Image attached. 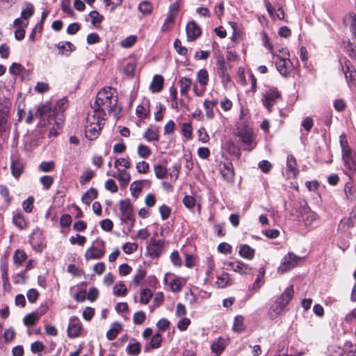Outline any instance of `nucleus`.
<instances>
[{"label": "nucleus", "mask_w": 356, "mask_h": 356, "mask_svg": "<svg viewBox=\"0 0 356 356\" xmlns=\"http://www.w3.org/2000/svg\"><path fill=\"white\" fill-rule=\"evenodd\" d=\"M34 13V7L31 3H28L26 8L21 13V17L24 19H28Z\"/></svg>", "instance_id": "47"}, {"label": "nucleus", "mask_w": 356, "mask_h": 356, "mask_svg": "<svg viewBox=\"0 0 356 356\" xmlns=\"http://www.w3.org/2000/svg\"><path fill=\"white\" fill-rule=\"evenodd\" d=\"M162 342V337L159 333L154 334L149 343L145 347V351L149 352L150 349L158 348L161 346Z\"/></svg>", "instance_id": "24"}, {"label": "nucleus", "mask_w": 356, "mask_h": 356, "mask_svg": "<svg viewBox=\"0 0 356 356\" xmlns=\"http://www.w3.org/2000/svg\"><path fill=\"white\" fill-rule=\"evenodd\" d=\"M54 165H55L53 161H44L40 164L39 168L42 172H51L54 169Z\"/></svg>", "instance_id": "57"}, {"label": "nucleus", "mask_w": 356, "mask_h": 356, "mask_svg": "<svg viewBox=\"0 0 356 356\" xmlns=\"http://www.w3.org/2000/svg\"><path fill=\"white\" fill-rule=\"evenodd\" d=\"M92 108V111L88 113L86 124L104 126V115L106 114L104 110L95 106Z\"/></svg>", "instance_id": "7"}, {"label": "nucleus", "mask_w": 356, "mask_h": 356, "mask_svg": "<svg viewBox=\"0 0 356 356\" xmlns=\"http://www.w3.org/2000/svg\"><path fill=\"white\" fill-rule=\"evenodd\" d=\"M143 138L149 142L159 140V127L150 126L144 133Z\"/></svg>", "instance_id": "23"}, {"label": "nucleus", "mask_w": 356, "mask_h": 356, "mask_svg": "<svg viewBox=\"0 0 356 356\" xmlns=\"http://www.w3.org/2000/svg\"><path fill=\"white\" fill-rule=\"evenodd\" d=\"M147 250L152 258L159 257L163 251V241L152 239L147 246Z\"/></svg>", "instance_id": "15"}, {"label": "nucleus", "mask_w": 356, "mask_h": 356, "mask_svg": "<svg viewBox=\"0 0 356 356\" xmlns=\"http://www.w3.org/2000/svg\"><path fill=\"white\" fill-rule=\"evenodd\" d=\"M136 42V37L130 35L122 41V46L125 48H129L133 46Z\"/></svg>", "instance_id": "60"}, {"label": "nucleus", "mask_w": 356, "mask_h": 356, "mask_svg": "<svg viewBox=\"0 0 356 356\" xmlns=\"http://www.w3.org/2000/svg\"><path fill=\"white\" fill-rule=\"evenodd\" d=\"M170 260L173 265L176 267H180L181 266V259L179 257V252L177 250H174L170 255Z\"/></svg>", "instance_id": "56"}, {"label": "nucleus", "mask_w": 356, "mask_h": 356, "mask_svg": "<svg viewBox=\"0 0 356 356\" xmlns=\"http://www.w3.org/2000/svg\"><path fill=\"white\" fill-rule=\"evenodd\" d=\"M174 47L179 55L185 56L188 53V49L181 45V42L178 38L174 42Z\"/></svg>", "instance_id": "53"}, {"label": "nucleus", "mask_w": 356, "mask_h": 356, "mask_svg": "<svg viewBox=\"0 0 356 356\" xmlns=\"http://www.w3.org/2000/svg\"><path fill=\"white\" fill-rule=\"evenodd\" d=\"M342 159L345 163V165L348 168L349 167L355 166V163L356 162V160L353 157L351 149L349 147H343Z\"/></svg>", "instance_id": "21"}, {"label": "nucleus", "mask_w": 356, "mask_h": 356, "mask_svg": "<svg viewBox=\"0 0 356 356\" xmlns=\"http://www.w3.org/2000/svg\"><path fill=\"white\" fill-rule=\"evenodd\" d=\"M215 283L218 288L224 289L232 285L233 282L230 275L227 272L222 271L221 273L216 275V281Z\"/></svg>", "instance_id": "18"}, {"label": "nucleus", "mask_w": 356, "mask_h": 356, "mask_svg": "<svg viewBox=\"0 0 356 356\" xmlns=\"http://www.w3.org/2000/svg\"><path fill=\"white\" fill-rule=\"evenodd\" d=\"M191 324V321L189 318L184 317L177 323V328L180 331L186 330L188 325Z\"/></svg>", "instance_id": "64"}, {"label": "nucleus", "mask_w": 356, "mask_h": 356, "mask_svg": "<svg viewBox=\"0 0 356 356\" xmlns=\"http://www.w3.org/2000/svg\"><path fill=\"white\" fill-rule=\"evenodd\" d=\"M89 16L91 18V24L94 26H96L97 24H100L104 19L103 15H100L96 10L91 11Z\"/></svg>", "instance_id": "44"}, {"label": "nucleus", "mask_w": 356, "mask_h": 356, "mask_svg": "<svg viewBox=\"0 0 356 356\" xmlns=\"http://www.w3.org/2000/svg\"><path fill=\"white\" fill-rule=\"evenodd\" d=\"M154 170L155 175L158 179H163L168 173L166 168L160 164L155 165Z\"/></svg>", "instance_id": "39"}, {"label": "nucleus", "mask_w": 356, "mask_h": 356, "mask_svg": "<svg viewBox=\"0 0 356 356\" xmlns=\"http://www.w3.org/2000/svg\"><path fill=\"white\" fill-rule=\"evenodd\" d=\"M40 182L42 184L44 190H48L54 182V179L51 176L44 175L40 177Z\"/></svg>", "instance_id": "46"}, {"label": "nucleus", "mask_w": 356, "mask_h": 356, "mask_svg": "<svg viewBox=\"0 0 356 356\" xmlns=\"http://www.w3.org/2000/svg\"><path fill=\"white\" fill-rule=\"evenodd\" d=\"M152 297V293L149 289H143L140 293V302L147 305Z\"/></svg>", "instance_id": "37"}, {"label": "nucleus", "mask_w": 356, "mask_h": 356, "mask_svg": "<svg viewBox=\"0 0 356 356\" xmlns=\"http://www.w3.org/2000/svg\"><path fill=\"white\" fill-rule=\"evenodd\" d=\"M192 127L188 123H184L181 127V132L184 137L191 138L192 134Z\"/></svg>", "instance_id": "63"}, {"label": "nucleus", "mask_w": 356, "mask_h": 356, "mask_svg": "<svg viewBox=\"0 0 356 356\" xmlns=\"http://www.w3.org/2000/svg\"><path fill=\"white\" fill-rule=\"evenodd\" d=\"M244 318L241 316H236L234 322V330L238 332H241L244 330L245 326L243 325Z\"/></svg>", "instance_id": "42"}, {"label": "nucleus", "mask_w": 356, "mask_h": 356, "mask_svg": "<svg viewBox=\"0 0 356 356\" xmlns=\"http://www.w3.org/2000/svg\"><path fill=\"white\" fill-rule=\"evenodd\" d=\"M142 190L141 181H134L130 186V191L134 197H138Z\"/></svg>", "instance_id": "52"}, {"label": "nucleus", "mask_w": 356, "mask_h": 356, "mask_svg": "<svg viewBox=\"0 0 356 356\" xmlns=\"http://www.w3.org/2000/svg\"><path fill=\"white\" fill-rule=\"evenodd\" d=\"M12 222L20 230L27 227V221L25 220L23 214L19 212L13 213Z\"/></svg>", "instance_id": "22"}, {"label": "nucleus", "mask_w": 356, "mask_h": 356, "mask_svg": "<svg viewBox=\"0 0 356 356\" xmlns=\"http://www.w3.org/2000/svg\"><path fill=\"white\" fill-rule=\"evenodd\" d=\"M122 329V325L119 323H114L112 324V326L109 330L106 332V337L108 340L112 341L114 340L118 333L120 332Z\"/></svg>", "instance_id": "30"}, {"label": "nucleus", "mask_w": 356, "mask_h": 356, "mask_svg": "<svg viewBox=\"0 0 356 356\" xmlns=\"http://www.w3.org/2000/svg\"><path fill=\"white\" fill-rule=\"evenodd\" d=\"M105 254V243L102 240H96L93 245L87 250L85 257L87 260L101 259Z\"/></svg>", "instance_id": "5"}, {"label": "nucleus", "mask_w": 356, "mask_h": 356, "mask_svg": "<svg viewBox=\"0 0 356 356\" xmlns=\"http://www.w3.org/2000/svg\"><path fill=\"white\" fill-rule=\"evenodd\" d=\"M299 174V170L297 168V162L295 157L289 154L286 160V176L288 178L295 179Z\"/></svg>", "instance_id": "14"}, {"label": "nucleus", "mask_w": 356, "mask_h": 356, "mask_svg": "<svg viewBox=\"0 0 356 356\" xmlns=\"http://www.w3.org/2000/svg\"><path fill=\"white\" fill-rule=\"evenodd\" d=\"M152 3L148 1H143L138 5V10L145 15H149L152 11Z\"/></svg>", "instance_id": "33"}, {"label": "nucleus", "mask_w": 356, "mask_h": 356, "mask_svg": "<svg viewBox=\"0 0 356 356\" xmlns=\"http://www.w3.org/2000/svg\"><path fill=\"white\" fill-rule=\"evenodd\" d=\"M67 107L68 101L66 97L57 101L53 110L51 104L49 102H46L38 108L35 116L38 117L41 121H44V125H46L45 120H47L50 124H52L54 121L57 127L60 128V125L63 124L65 120L64 112Z\"/></svg>", "instance_id": "1"}, {"label": "nucleus", "mask_w": 356, "mask_h": 356, "mask_svg": "<svg viewBox=\"0 0 356 356\" xmlns=\"http://www.w3.org/2000/svg\"><path fill=\"white\" fill-rule=\"evenodd\" d=\"M118 170L120 173L118 175H113L112 176L117 178L121 183L127 184L131 179L130 174L126 170H121L120 169H118Z\"/></svg>", "instance_id": "34"}, {"label": "nucleus", "mask_w": 356, "mask_h": 356, "mask_svg": "<svg viewBox=\"0 0 356 356\" xmlns=\"http://www.w3.org/2000/svg\"><path fill=\"white\" fill-rule=\"evenodd\" d=\"M26 296H27L28 300L31 303H33L38 300V296H39V293L35 289H31L28 290V291L26 293Z\"/></svg>", "instance_id": "55"}, {"label": "nucleus", "mask_w": 356, "mask_h": 356, "mask_svg": "<svg viewBox=\"0 0 356 356\" xmlns=\"http://www.w3.org/2000/svg\"><path fill=\"white\" fill-rule=\"evenodd\" d=\"M24 71V67L17 63H13L9 68L10 73L13 75H22Z\"/></svg>", "instance_id": "38"}, {"label": "nucleus", "mask_w": 356, "mask_h": 356, "mask_svg": "<svg viewBox=\"0 0 356 356\" xmlns=\"http://www.w3.org/2000/svg\"><path fill=\"white\" fill-rule=\"evenodd\" d=\"M136 63L135 61L128 62L124 68V72L127 76H133L136 70Z\"/></svg>", "instance_id": "50"}, {"label": "nucleus", "mask_w": 356, "mask_h": 356, "mask_svg": "<svg viewBox=\"0 0 356 356\" xmlns=\"http://www.w3.org/2000/svg\"><path fill=\"white\" fill-rule=\"evenodd\" d=\"M300 260L301 258L293 253H289L282 259V264L277 270L279 273H284L296 266Z\"/></svg>", "instance_id": "9"}, {"label": "nucleus", "mask_w": 356, "mask_h": 356, "mask_svg": "<svg viewBox=\"0 0 356 356\" xmlns=\"http://www.w3.org/2000/svg\"><path fill=\"white\" fill-rule=\"evenodd\" d=\"M177 15L168 13L167 17L161 27L162 31H168L171 29V26L175 22Z\"/></svg>", "instance_id": "32"}, {"label": "nucleus", "mask_w": 356, "mask_h": 356, "mask_svg": "<svg viewBox=\"0 0 356 356\" xmlns=\"http://www.w3.org/2000/svg\"><path fill=\"white\" fill-rule=\"evenodd\" d=\"M33 202L34 198L33 196H29L26 200L23 202L22 207L25 212L31 213L32 211Z\"/></svg>", "instance_id": "51"}, {"label": "nucleus", "mask_w": 356, "mask_h": 356, "mask_svg": "<svg viewBox=\"0 0 356 356\" xmlns=\"http://www.w3.org/2000/svg\"><path fill=\"white\" fill-rule=\"evenodd\" d=\"M137 153L140 157L146 159L151 154V149L147 145L140 144L138 146Z\"/></svg>", "instance_id": "36"}, {"label": "nucleus", "mask_w": 356, "mask_h": 356, "mask_svg": "<svg viewBox=\"0 0 356 356\" xmlns=\"http://www.w3.org/2000/svg\"><path fill=\"white\" fill-rule=\"evenodd\" d=\"M344 22L349 26L353 35L356 38V14L350 13L345 17Z\"/></svg>", "instance_id": "26"}, {"label": "nucleus", "mask_w": 356, "mask_h": 356, "mask_svg": "<svg viewBox=\"0 0 356 356\" xmlns=\"http://www.w3.org/2000/svg\"><path fill=\"white\" fill-rule=\"evenodd\" d=\"M163 81V77L161 75L156 74L153 77L150 88L152 89H162Z\"/></svg>", "instance_id": "35"}, {"label": "nucleus", "mask_w": 356, "mask_h": 356, "mask_svg": "<svg viewBox=\"0 0 356 356\" xmlns=\"http://www.w3.org/2000/svg\"><path fill=\"white\" fill-rule=\"evenodd\" d=\"M275 65L279 72L283 76H287L293 70V63L289 56L277 58Z\"/></svg>", "instance_id": "11"}, {"label": "nucleus", "mask_w": 356, "mask_h": 356, "mask_svg": "<svg viewBox=\"0 0 356 356\" xmlns=\"http://www.w3.org/2000/svg\"><path fill=\"white\" fill-rule=\"evenodd\" d=\"M293 286L291 285L283 291L270 306L268 315L271 319H275L284 311L286 307L293 298Z\"/></svg>", "instance_id": "3"}, {"label": "nucleus", "mask_w": 356, "mask_h": 356, "mask_svg": "<svg viewBox=\"0 0 356 356\" xmlns=\"http://www.w3.org/2000/svg\"><path fill=\"white\" fill-rule=\"evenodd\" d=\"M94 176V172L92 170H86L80 177V184L84 185L89 182Z\"/></svg>", "instance_id": "43"}, {"label": "nucleus", "mask_w": 356, "mask_h": 356, "mask_svg": "<svg viewBox=\"0 0 356 356\" xmlns=\"http://www.w3.org/2000/svg\"><path fill=\"white\" fill-rule=\"evenodd\" d=\"M98 192L94 188H89L81 197L83 203L89 205L92 201L97 197Z\"/></svg>", "instance_id": "25"}, {"label": "nucleus", "mask_w": 356, "mask_h": 356, "mask_svg": "<svg viewBox=\"0 0 356 356\" xmlns=\"http://www.w3.org/2000/svg\"><path fill=\"white\" fill-rule=\"evenodd\" d=\"M26 259V254L24 251L17 250L14 254L13 259L16 264H22Z\"/></svg>", "instance_id": "49"}, {"label": "nucleus", "mask_w": 356, "mask_h": 356, "mask_svg": "<svg viewBox=\"0 0 356 356\" xmlns=\"http://www.w3.org/2000/svg\"><path fill=\"white\" fill-rule=\"evenodd\" d=\"M149 165L146 161H140L136 164V170L139 173H147L149 171Z\"/></svg>", "instance_id": "61"}, {"label": "nucleus", "mask_w": 356, "mask_h": 356, "mask_svg": "<svg viewBox=\"0 0 356 356\" xmlns=\"http://www.w3.org/2000/svg\"><path fill=\"white\" fill-rule=\"evenodd\" d=\"M188 40L193 41L201 35L200 27L194 22H190L186 27Z\"/></svg>", "instance_id": "16"}, {"label": "nucleus", "mask_w": 356, "mask_h": 356, "mask_svg": "<svg viewBox=\"0 0 356 356\" xmlns=\"http://www.w3.org/2000/svg\"><path fill=\"white\" fill-rule=\"evenodd\" d=\"M95 106L102 108L105 107L110 113H113L115 119H119L122 106L118 104V97L112 90H99L95 102Z\"/></svg>", "instance_id": "2"}, {"label": "nucleus", "mask_w": 356, "mask_h": 356, "mask_svg": "<svg viewBox=\"0 0 356 356\" xmlns=\"http://www.w3.org/2000/svg\"><path fill=\"white\" fill-rule=\"evenodd\" d=\"M280 97V94L277 90H269L264 95V104L268 111L275 102V100Z\"/></svg>", "instance_id": "19"}, {"label": "nucleus", "mask_w": 356, "mask_h": 356, "mask_svg": "<svg viewBox=\"0 0 356 356\" xmlns=\"http://www.w3.org/2000/svg\"><path fill=\"white\" fill-rule=\"evenodd\" d=\"M82 329V325L80 320L76 316H72L70 318V323L67 327V335L70 338H75L80 335Z\"/></svg>", "instance_id": "12"}, {"label": "nucleus", "mask_w": 356, "mask_h": 356, "mask_svg": "<svg viewBox=\"0 0 356 356\" xmlns=\"http://www.w3.org/2000/svg\"><path fill=\"white\" fill-rule=\"evenodd\" d=\"M235 134L240 138L245 150L250 151L254 147L253 131L250 128L246 126L238 127Z\"/></svg>", "instance_id": "4"}, {"label": "nucleus", "mask_w": 356, "mask_h": 356, "mask_svg": "<svg viewBox=\"0 0 356 356\" xmlns=\"http://www.w3.org/2000/svg\"><path fill=\"white\" fill-rule=\"evenodd\" d=\"M44 349V345L39 341H35L31 345V350L33 353H40Z\"/></svg>", "instance_id": "54"}, {"label": "nucleus", "mask_w": 356, "mask_h": 356, "mask_svg": "<svg viewBox=\"0 0 356 356\" xmlns=\"http://www.w3.org/2000/svg\"><path fill=\"white\" fill-rule=\"evenodd\" d=\"M223 264L224 269L227 270H232L241 275L249 274L252 270L249 265L241 261H225Z\"/></svg>", "instance_id": "10"}, {"label": "nucleus", "mask_w": 356, "mask_h": 356, "mask_svg": "<svg viewBox=\"0 0 356 356\" xmlns=\"http://www.w3.org/2000/svg\"><path fill=\"white\" fill-rule=\"evenodd\" d=\"M146 319V314L143 311L136 312L133 317V321L136 325L143 324Z\"/></svg>", "instance_id": "45"}, {"label": "nucleus", "mask_w": 356, "mask_h": 356, "mask_svg": "<svg viewBox=\"0 0 356 356\" xmlns=\"http://www.w3.org/2000/svg\"><path fill=\"white\" fill-rule=\"evenodd\" d=\"M120 211L121 213V220L126 223L131 222L134 225L135 219L134 218V211L129 200H124L120 202Z\"/></svg>", "instance_id": "8"}, {"label": "nucleus", "mask_w": 356, "mask_h": 356, "mask_svg": "<svg viewBox=\"0 0 356 356\" xmlns=\"http://www.w3.org/2000/svg\"><path fill=\"white\" fill-rule=\"evenodd\" d=\"M113 293L115 296H124L127 293V286L124 284L120 282L114 286Z\"/></svg>", "instance_id": "48"}, {"label": "nucleus", "mask_w": 356, "mask_h": 356, "mask_svg": "<svg viewBox=\"0 0 356 356\" xmlns=\"http://www.w3.org/2000/svg\"><path fill=\"white\" fill-rule=\"evenodd\" d=\"M0 194L4 198L6 203H10L12 198L10 196L9 190L6 186H0Z\"/></svg>", "instance_id": "62"}, {"label": "nucleus", "mask_w": 356, "mask_h": 356, "mask_svg": "<svg viewBox=\"0 0 356 356\" xmlns=\"http://www.w3.org/2000/svg\"><path fill=\"white\" fill-rule=\"evenodd\" d=\"M265 6L268 14L271 17L274 18L276 16L280 19H284V12L282 8H278V9L277 10V13L274 14V9L271 3L268 1H265Z\"/></svg>", "instance_id": "27"}, {"label": "nucleus", "mask_w": 356, "mask_h": 356, "mask_svg": "<svg viewBox=\"0 0 356 356\" xmlns=\"http://www.w3.org/2000/svg\"><path fill=\"white\" fill-rule=\"evenodd\" d=\"M342 71L350 88H356V71L348 60H341Z\"/></svg>", "instance_id": "6"}, {"label": "nucleus", "mask_w": 356, "mask_h": 356, "mask_svg": "<svg viewBox=\"0 0 356 356\" xmlns=\"http://www.w3.org/2000/svg\"><path fill=\"white\" fill-rule=\"evenodd\" d=\"M138 245L134 243H127L122 247V250L126 254H131L136 251Z\"/></svg>", "instance_id": "58"}, {"label": "nucleus", "mask_w": 356, "mask_h": 356, "mask_svg": "<svg viewBox=\"0 0 356 356\" xmlns=\"http://www.w3.org/2000/svg\"><path fill=\"white\" fill-rule=\"evenodd\" d=\"M103 126H99L98 124H86L85 127V136L86 137L90 140H92L96 139L100 133Z\"/></svg>", "instance_id": "20"}, {"label": "nucleus", "mask_w": 356, "mask_h": 356, "mask_svg": "<svg viewBox=\"0 0 356 356\" xmlns=\"http://www.w3.org/2000/svg\"><path fill=\"white\" fill-rule=\"evenodd\" d=\"M127 351L129 355H138L140 353V343L136 342L132 344H129L127 347Z\"/></svg>", "instance_id": "40"}, {"label": "nucleus", "mask_w": 356, "mask_h": 356, "mask_svg": "<svg viewBox=\"0 0 356 356\" xmlns=\"http://www.w3.org/2000/svg\"><path fill=\"white\" fill-rule=\"evenodd\" d=\"M213 102L211 101L206 100L204 102V107L205 109L206 117L208 119H212L214 116V113L213 111Z\"/></svg>", "instance_id": "41"}, {"label": "nucleus", "mask_w": 356, "mask_h": 356, "mask_svg": "<svg viewBox=\"0 0 356 356\" xmlns=\"http://www.w3.org/2000/svg\"><path fill=\"white\" fill-rule=\"evenodd\" d=\"M130 165H131V163H130L129 160L128 159H125V158L118 159L114 163L115 168H118V166H122L125 169L129 168Z\"/></svg>", "instance_id": "59"}, {"label": "nucleus", "mask_w": 356, "mask_h": 356, "mask_svg": "<svg viewBox=\"0 0 356 356\" xmlns=\"http://www.w3.org/2000/svg\"><path fill=\"white\" fill-rule=\"evenodd\" d=\"M197 80L201 86H205L209 80V74L204 69H201L197 74Z\"/></svg>", "instance_id": "31"}, {"label": "nucleus", "mask_w": 356, "mask_h": 356, "mask_svg": "<svg viewBox=\"0 0 356 356\" xmlns=\"http://www.w3.org/2000/svg\"><path fill=\"white\" fill-rule=\"evenodd\" d=\"M47 311V307H44L43 309H41L40 310L35 311L26 316L24 318V323L26 326H32L40 318L45 314Z\"/></svg>", "instance_id": "17"}, {"label": "nucleus", "mask_w": 356, "mask_h": 356, "mask_svg": "<svg viewBox=\"0 0 356 356\" xmlns=\"http://www.w3.org/2000/svg\"><path fill=\"white\" fill-rule=\"evenodd\" d=\"M10 168L13 175L15 178H17L22 175L23 172L24 165L19 160H13Z\"/></svg>", "instance_id": "28"}, {"label": "nucleus", "mask_w": 356, "mask_h": 356, "mask_svg": "<svg viewBox=\"0 0 356 356\" xmlns=\"http://www.w3.org/2000/svg\"><path fill=\"white\" fill-rule=\"evenodd\" d=\"M220 172L223 179L227 181H232L234 177L233 165L231 162H221L219 164Z\"/></svg>", "instance_id": "13"}, {"label": "nucleus", "mask_w": 356, "mask_h": 356, "mask_svg": "<svg viewBox=\"0 0 356 356\" xmlns=\"http://www.w3.org/2000/svg\"><path fill=\"white\" fill-rule=\"evenodd\" d=\"M238 253L243 258L252 259L254 256V250L248 245H243L240 247Z\"/></svg>", "instance_id": "29"}]
</instances>
